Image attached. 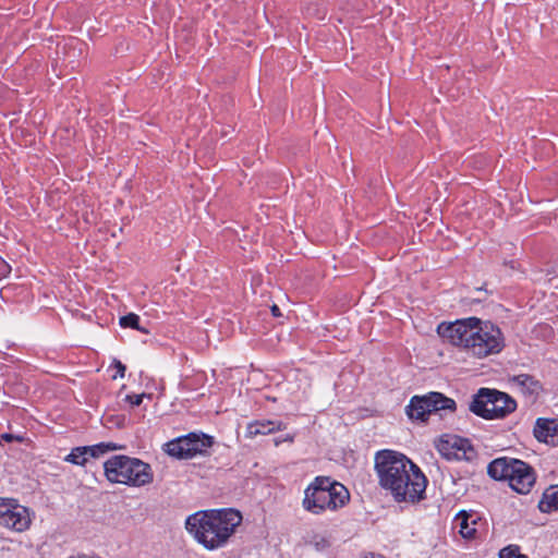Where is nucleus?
<instances>
[{
  "label": "nucleus",
  "mask_w": 558,
  "mask_h": 558,
  "mask_svg": "<svg viewBox=\"0 0 558 558\" xmlns=\"http://www.w3.org/2000/svg\"><path fill=\"white\" fill-rule=\"evenodd\" d=\"M379 486L397 502L415 504L424 498L427 480L421 469L404 454L385 449L375 454Z\"/></svg>",
  "instance_id": "f257e3e1"
},
{
  "label": "nucleus",
  "mask_w": 558,
  "mask_h": 558,
  "mask_svg": "<svg viewBox=\"0 0 558 558\" xmlns=\"http://www.w3.org/2000/svg\"><path fill=\"white\" fill-rule=\"evenodd\" d=\"M437 332L452 345L477 359L498 354L505 347V338L499 327L477 317L441 323Z\"/></svg>",
  "instance_id": "f03ea898"
},
{
  "label": "nucleus",
  "mask_w": 558,
  "mask_h": 558,
  "mask_svg": "<svg viewBox=\"0 0 558 558\" xmlns=\"http://www.w3.org/2000/svg\"><path fill=\"white\" fill-rule=\"evenodd\" d=\"M242 522V514L234 509L202 510L185 520L186 531L208 550L223 547Z\"/></svg>",
  "instance_id": "7ed1b4c3"
},
{
  "label": "nucleus",
  "mask_w": 558,
  "mask_h": 558,
  "mask_svg": "<svg viewBox=\"0 0 558 558\" xmlns=\"http://www.w3.org/2000/svg\"><path fill=\"white\" fill-rule=\"evenodd\" d=\"M349 499V490L341 483L317 476L304 490L302 506L313 514H322L326 510L342 508Z\"/></svg>",
  "instance_id": "20e7f679"
},
{
  "label": "nucleus",
  "mask_w": 558,
  "mask_h": 558,
  "mask_svg": "<svg viewBox=\"0 0 558 558\" xmlns=\"http://www.w3.org/2000/svg\"><path fill=\"white\" fill-rule=\"evenodd\" d=\"M104 472L110 483L132 487L148 485L154 480V473L148 463L124 454L109 458L104 463Z\"/></svg>",
  "instance_id": "39448f33"
},
{
  "label": "nucleus",
  "mask_w": 558,
  "mask_h": 558,
  "mask_svg": "<svg viewBox=\"0 0 558 558\" xmlns=\"http://www.w3.org/2000/svg\"><path fill=\"white\" fill-rule=\"evenodd\" d=\"M487 473L495 480L507 481L519 494L530 493L536 481L535 472L530 464L508 457L493 460L487 466Z\"/></svg>",
  "instance_id": "423d86ee"
},
{
  "label": "nucleus",
  "mask_w": 558,
  "mask_h": 558,
  "mask_svg": "<svg viewBox=\"0 0 558 558\" xmlns=\"http://www.w3.org/2000/svg\"><path fill=\"white\" fill-rule=\"evenodd\" d=\"M517 409L509 395L496 389L481 388L470 403V411L485 420H500Z\"/></svg>",
  "instance_id": "0eeeda50"
},
{
  "label": "nucleus",
  "mask_w": 558,
  "mask_h": 558,
  "mask_svg": "<svg viewBox=\"0 0 558 558\" xmlns=\"http://www.w3.org/2000/svg\"><path fill=\"white\" fill-rule=\"evenodd\" d=\"M456 401L440 392H429L424 396H414L407 405V414L412 421L425 422L428 416L439 411L454 412Z\"/></svg>",
  "instance_id": "6e6552de"
},
{
  "label": "nucleus",
  "mask_w": 558,
  "mask_h": 558,
  "mask_svg": "<svg viewBox=\"0 0 558 558\" xmlns=\"http://www.w3.org/2000/svg\"><path fill=\"white\" fill-rule=\"evenodd\" d=\"M32 511L14 498H0V526L22 533L29 529Z\"/></svg>",
  "instance_id": "1a4fd4ad"
},
{
  "label": "nucleus",
  "mask_w": 558,
  "mask_h": 558,
  "mask_svg": "<svg viewBox=\"0 0 558 558\" xmlns=\"http://www.w3.org/2000/svg\"><path fill=\"white\" fill-rule=\"evenodd\" d=\"M213 445L211 437L191 433L165 445L166 452L178 459H191L203 453Z\"/></svg>",
  "instance_id": "9d476101"
},
{
  "label": "nucleus",
  "mask_w": 558,
  "mask_h": 558,
  "mask_svg": "<svg viewBox=\"0 0 558 558\" xmlns=\"http://www.w3.org/2000/svg\"><path fill=\"white\" fill-rule=\"evenodd\" d=\"M436 448L447 460H471L474 456L470 441L457 435H442L437 440Z\"/></svg>",
  "instance_id": "9b49d317"
},
{
  "label": "nucleus",
  "mask_w": 558,
  "mask_h": 558,
  "mask_svg": "<svg viewBox=\"0 0 558 558\" xmlns=\"http://www.w3.org/2000/svg\"><path fill=\"white\" fill-rule=\"evenodd\" d=\"M534 437L547 445L558 444V418L538 417L533 428Z\"/></svg>",
  "instance_id": "f8f14e48"
},
{
  "label": "nucleus",
  "mask_w": 558,
  "mask_h": 558,
  "mask_svg": "<svg viewBox=\"0 0 558 558\" xmlns=\"http://www.w3.org/2000/svg\"><path fill=\"white\" fill-rule=\"evenodd\" d=\"M511 384L524 396L535 398L542 390V385L529 374H519L510 379Z\"/></svg>",
  "instance_id": "ddd939ff"
},
{
  "label": "nucleus",
  "mask_w": 558,
  "mask_h": 558,
  "mask_svg": "<svg viewBox=\"0 0 558 558\" xmlns=\"http://www.w3.org/2000/svg\"><path fill=\"white\" fill-rule=\"evenodd\" d=\"M284 428L286 425L280 421H255L247 425L246 435L247 437H255L257 435H268L276 430H282Z\"/></svg>",
  "instance_id": "4468645a"
},
{
  "label": "nucleus",
  "mask_w": 558,
  "mask_h": 558,
  "mask_svg": "<svg viewBox=\"0 0 558 558\" xmlns=\"http://www.w3.org/2000/svg\"><path fill=\"white\" fill-rule=\"evenodd\" d=\"M453 524L459 529V533L464 538H473L476 533V519L473 514L462 510L456 514Z\"/></svg>",
  "instance_id": "2eb2a0df"
},
{
  "label": "nucleus",
  "mask_w": 558,
  "mask_h": 558,
  "mask_svg": "<svg viewBox=\"0 0 558 558\" xmlns=\"http://www.w3.org/2000/svg\"><path fill=\"white\" fill-rule=\"evenodd\" d=\"M538 508L546 513L558 510V485L550 486L544 492Z\"/></svg>",
  "instance_id": "dca6fc26"
},
{
  "label": "nucleus",
  "mask_w": 558,
  "mask_h": 558,
  "mask_svg": "<svg viewBox=\"0 0 558 558\" xmlns=\"http://www.w3.org/2000/svg\"><path fill=\"white\" fill-rule=\"evenodd\" d=\"M124 445H120L113 441L99 442L93 446H88L90 458H100L108 452L122 450Z\"/></svg>",
  "instance_id": "f3484780"
},
{
  "label": "nucleus",
  "mask_w": 558,
  "mask_h": 558,
  "mask_svg": "<svg viewBox=\"0 0 558 558\" xmlns=\"http://www.w3.org/2000/svg\"><path fill=\"white\" fill-rule=\"evenodd\" d=\"M89 457L88 446L76 447L65 457V461L76 465H85Z\"/></svg>",
  "instance_id": "a211bd4d"
},
{
  "label": "nucleus",
  "mask_w": 558,
  "mask_h": 558,
  "mask_svg": "<svg viewBox=\"0 0 558 558\" xmlns=\"http://www.w3.org/2000/svg\"><path fill=\"white\" fill-rule=\"evenodd\" d=\"M120 326L123 328H133L143 333H148V330L142 326H140V316L134 313H129L120 317Z\"/></svg>",
  "instance_id": "6ab92c4d"
},
{
  "label": "nucleus",
  "mask_w": 558,
  "mask_h": 558,
  "mask_svg": "<svg viewBox=\"0 0 558 558\" xmlns=\"http://www.w3.org/2000/svg\"><path fill=\"white\" fill-rule=\"evenodd\" d=\"M499 558H526V556L520 553L518 546L510 545L500 550Z\"/></svg>",
  "instance_id": "aec40b11"
},
{
  "label": "nucleus",
  "mask_w": 558,
  "mask_h": 558,
  "mask_svg": "<svg viewBox=\"0 0 558 558\" xmlns=\"http://www.w3.org/2000/svg\"><path fill=\"white\" fill-rule=\"evenodd\" d=\"M145 393L142 395H128L125 400L129 401L133 407H138L143 402Z\"/></svg>",
  "instance_id": "412c9836"
},
{
  "label": "nucleus",
  "mask_w": 558,
  "mask_h": 558,
  "mask_svg": "<svg viewBox=\"0 0 558 558\" xmlns=\"http://www.w3.org/2000/svg\"><path fill=\"white\" fill-rule=\"evenodd\" d=\"M114 366L117 368V374L113 376V378L123 377L125 374V369H126L125 365L122 364L120 361H116Z\"/></svg>",
  "instance_id": "4be33fe9"
},
{
  "label": "nucleus",
  "mask_w": 558,
  "mask_h": 558,
  "mask_svg": "<svg viewBox=\"0 0 558 558\" xmlns=\"http://www.w3.org/2000/svg\"><path fill=\"white\" fill-rule=\"evenodd\" d=\"M1 439H3V440H4V441H7V442H11V441H12V440H14V439H15V440H19V441H21V440H22V438H21V437L14 436V435H12V434H7V433L1 435Z\"/></svg>",
  "instance_id": "5701e85b"
},
{
  "label": "nucleus",
  "mask_w": 558,
  "mask_h": 558,
  "mask_svg": "<svg viewBox=\"0 0 558 558\" xmlns=\"http://www.w3.org/2000/svg\"><path fill=\"white\" fill-rule=\"evenodd\" d=\"M361 558H385V557L381 555H378V554L367 553V554L363 555Z\"/></svg>",
  "instance_id": "b1692460"
},
{
  "label": "nucleus",
  "mask_w": 558,
  "mask_h": 558,
  "mask_svg": "<svg viewBox=\"0 0 558 558\" xmlns=\"http://www.w3.org/2000/svg\"><path fill=\"white\" fill-rule=\"evenodd\" d=\"M271 313L274 316L279 317L281 315L280 310L277 305L271 306Z\"/></svg>",
  "instance_id": "393cba45"
},
{
  "label": "nucleus",
  "mask_w": 558,
  "mask_h": 558,
  "mask_svg": "<svg viewBox=\"0 0 558 558\" xmlns=\"http://www.w3.org/2000/svg\"><path fill=\"white\" fill-rule=\"evenodd\" d=\"M283 440H284V441L292 442V441L294 440V436H292V435H287L286 437H283Z\"/></svg>",
  "instance_id": "a878e982"
},
{
  "label": "nucleus",
  "mask_w": 558,
  "mask_h": 558,
  "mask_svg": "<svg viewBox=\"0 0 558 558\" xmlns=\"http://www.w3.org/2000/svg\"><path fill=\"white\" fill-rule=\"evenodd\" d=\"M283 441H284V440H283V438H276V439H275V445H276V446H279V445H280L281 442H283Z\"/></svg>",
  "instance_id": "bb28decb"
}]
</instances>
